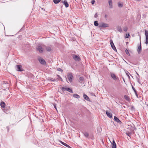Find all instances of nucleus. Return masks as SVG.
Here are the masks:
<instances>
[{
	"label": "nucleus",
	"mask_w": 148,
	"mask_h": 148,
	"mask_svg": "<svg viewBox=\"0 0 148 148\" xmlns=\"http://www.w3.org/2000/svg\"><path fill=\"white\" fill-rule=\"evenodd\" d=\"M125 53H126L128 56H130V53L129 52V51H128L127 50V49H126L125 50Z\"/></svg>",
	"instance_id": "nucleus-29"
},
{
	"label": "nucleus",
	"mask_w": 148,
	"mask_h": 148,
	"mask_svg": "<svg viewBox=\"0 0 148 148\" xmlns=\"http://www.w3.org/2000/svg\"><path fill=\"white\" fill-rule=\"evenodd\" d=\"M132 88L133 90H134V92L135 93H136V90H135V88H134V87H133V86H132Z\"/></svg>",
	"instance_id": "nucleus-33"
},
{
	"label": "nucleus",
	"mask_w": 148,
	"mask_h": 148,
	"mask_svg": "<svg viewBox=\"0 0 148 148\" xmlns=\"http://www.w3.org/2000/svg\"><path fill=\"white\" fill-rule=\"evenodd\" d=\"M137 51L138 53L140 54L141 51V44L140 42V45L138 47V49H137Z\"/></svg>",
	"instance_id": "nucleus-11"
},
{
	"label": "nucleus",
	"mask_w": 148,
	"mask_h": 148,
	"mask_svg": "<svg viewBox=\"0 0 148 148\" xmlns=\"http://www.w3.org/2000/svg\"><path fill=\"white\" fill-rule=\"evenodd\" d=\"M141 0H137V1H141Z\"/></svg>",
	"instance_id": "nucleus-44"
},
{
	"label": "nucleus",
	"mask_w": 148,
	"mask_h": 148,
	"mask_svg": "<svg viewBox=\"0 0 148 148\" xmlns=\"http://www.w3.org/2000/svg\"><path fill=\"white\" fill-rule=\"evenodd\" d=\"M60 142L62 144L64 145V146L67 147L68 148H72L70 146H69L66 143H64V142L61 141H60Z\"/></svg>",
	"instance_id": "nucleus-12"
},
{
	"label": "nucleus",
	"mask_w": 148,
	"mask_h": 148,
	"mask_svg": "<svg viewBox=\"0 0 148 148\" xmlns=\"http://www.w3.org/2000/svg\"><path fill=\"white\" fill-rule=\"evenodd\" d=\"M84 136L86 137H88L89 136L87 132H84Z\"/></svg>",
	"instance_id": "nucleus-27"
},
{
	"label": "nucleus",
	"mask_w": 148,
	"mask_h": 148,
	"mask_svg": "<svg viewBox=\"0 0 148 148\" xmlns=\"http://www.w3.org/2000/svg\"><path fill=\"white\" fill-rule=\"evenodd\" d=\"M60 70H61V69H60V68H59V69H58V71H60Z\"/></svg>",
	"instance_id": "nucleus-43"
},
{
	"label": "nucleus",
	"mask_w": 148,
	"mask_h": 148,
	"mask_svg": "<svg viewBox=\"0 0 148 148\" xmlns=\"http://www.w3.org/2000/svg\"><path fill=\"white\" fill-rule=\"evenodd\" d=\"M83 97L84 99H85L86 100L88 101H90V100L89 97L86 95L84 94L83 95Z\"/></svg>",
	"instance_id": "nucleus-16"
},
{
	"label": "nucleus",
	"mask_w": 148,
	"mask_h": 148,
	"mask_svg": "<svg viewBox=\"0 0 148 148\" xmlns=\"http://www.w3.org/2000/svg\"><path fill=\"white\" fill-rule=\"evenodd\" d=\"M136 96H137V97H138V94H137V92H136V93H135Z\"/></svg>",
	"instance_id": "nucleus-41"
},
{
	"label": "nucleus",
	"mask_w": 148,
	"mask_h": 148,
	"mask_svg": "<svg viewBox=\"0 0 148 148\" xmlns=\"http://www.w3.org/2000/svg\"><path fill=\"white\" fill-rule=\"evenodd\" d=\"M123 30L125 32H127V27H125L123 28Z\"/></svg>",
	"instance_id": "nucleus-28"
},
{
	"label": "nucleus",
	"mask_w": 148,
	"mask_h": 148,
	"mask_svg": "<svg viewBox=\"0 0 148 148\" xmlns=\"http://www.w3.org/2000/svg\"><path fill=\"white\" fill-rule=\"evenodd\" d=\"M79 80L81 82H82L84 80V78L83 77H79Z\"/></svg>",
	"instance_id": "nucleus-30"
},
{
	"label": "nucleus",
	"mask_w": 148,
	"mask_h": 148,
	"mask_svg": "<svg viewBox=\"0 0 148 148\" xmlns=\"http://www.w3.org/2000/svg\"><path fill=\"white\" fill-rule=\"evenodd\" d=\"M17 67L16 70L19 71H23V69L22 68V66L21 65H18L16 66Z\"/></svg>",
	"instance_id": "nucleus-5"
},
{
	"label": "nucleus",
	"mask_w": 148,
	"mask_h": 148,
	"mask_svg": "<svg viewBox=\"0 0 148 148\" xmlns=\"http://www.w3.org/2000/svg\"><path fill=\"white\" fill-rule=\"evenodd\" d=\"M104 17H105V18H107V14L105 15Z\"/></svg>",
	"instance_id": "nucleus-39"
},
{
	"label": "nucleus",
	"mask_w": 148,
	"mask_h": 148,
	"mask_svg": "<svg viewBox=\"0 0 148 148\" xmlns=\"http://www.w3.org/2000/svg\"><path fill=\"white\" fill-rule=\"evenodd\" d=\"M118 6L119 7L121 8L123 7V5L122 3H118Z\"/></svg>",
	"instance_id": "nucleus-25"
},
{
	"label": "nucleus",
	"mask_w": 148,
	"mask_h": 148,
	"mask_svg": "<svg viewBox=\"0 0 148 148\" xmlns=\"http://www.w3.org/2000/svg\"><path fill=\"white\" fill-rule=\"evenodd\" d=\"M50 80L53 81V82H55L56 81V79H55L51 78L50 79Z\"/></svg>",
	"instance_id": "nucleus-34"
},
{
	"label": "nucleus",
	"mask_w": 148,
	"mask_h": 148,
	"mask_svg": "<svg viewBox=\"0 0 148 148\" xmlns=\"http://www.w3.org/2000/svg\"><path fill=\"white\" fill-rule=\"evenodd\" d=\"M130 37V34H126L125 38H128Z\"/></svg>",
	"instance_id": "nucleus-31"
},
{
	"label": "nucleus",
	"mask_w": 148,
	"mask_h": 148,
	"mask_svg": "<svg viewBox=\"0 0 148 148\" xmlns=\"http://www.w3.org/2000/svg\"><path fill=\"white\" fill-rule=\"evenodd\" d=\"M97 13H96L95 15L94 16V17L95 18H97Z\"/></svg>",
	"instance_id": "nucleus-38"
},
{
	"label": "nucleus",
	"mask_w": 148,
	"mask_h": 148,
	"mask_svg": "<svg viewBox=\"0 0 148 148\" xmlns=\"http://www.w3.org/2000/svg\"><path fill=\"white\" fill-rule=\"evenodd\" d=\"M95 2V0H92V4L93 5V4H94Z\"/></svg>",
	"instance_id": "nucleus-36"
},
{
	"label": "nucleus",
	"mask_w": 148,
	"mask_h": 148,
	"mask_svg": "<svg viewBox=\"0 0 148 148\" xmlns=\"http://www.w3.org/2000/svg\"><path fill=\"white\" fill-rule=\"evenodd\" d=\"M111 47H112V49L115 51H117V50L114 46V45H112V46H111Z\"/></svg>",
	"instance_id": "nucleus-26"
},
{
	"label": "nucleus",
	"mask_w": 148,
	"mask_h": 148,
	"mask_svg": "<svg viewBox=\"0 0 148 148\" xmlns=\"http://www.w3.org/2000/svg\"><path fill=\"white\" fill-rule=\"evenodd\" d=\"M36 49L40 53H42L43 52L44 49L41 45H38Z\"/></svg>",
	"instance_id": "nucleus-3"
},
{
	"label": "nucleus",
	"mask_w": 148,
	"mask_h": 148,
	"mask_svg": "<svg viewBox=\"0 0 148 148\" xmlns=\"http://www.w3.org/2000/svg\"><path fill=\"white\" fill-rule=\"evenodd\" d=\"M112 148H116V145L114 140H113L112 143Z\"/></svg>",
	"instance_id": "nucleus-15"
},
{
	"label": "nucleus",
	"mask_w": 148,
	"mask_h": 148,
	"mask_svg": "<svg viewBox=\"0 0 148 148\" xmlns=\"http://www.w3.org/2000/svg\"><path fill=\"white\" fill-rule=\"evenodd\" d=\"M73 59L76 61H79L81 60L80 58L76 55L73 54Z\"/></svg>",
	"instance_id": "nucleus-7"
},
{
	"label": "nucleus",
	"mask_w": 148,
	"mask_h": 148,
	"mask_svg": "<svg viewBox=\"0 0 148 148\" xmlns=\"http://www.w3.org/2000/svg\"><path fill=\"white\" fill-rule=\"evenodd\" d=\"M62 89L63 91L66 90V91H68V92H71V93H73V92L72 90L69 88H65L64 87H62Z\"/></svg>",
	"instance_id": "nucleus-6"
},
{
	"label": "nucleus",
	"mask_w": 148,
	"mask_h": 148,
	"mask_svg": "<svg viewBox=\"0 0 148 148\" xmlns=\"http://www.w3.org/2000/svg\"><path fill=\"white\" fill-rule=\"evenodd\" d=\"M0 105L2 108H4L5 106V103L3 101H1V102Z\"/></svg>",
	"instance_id": "nucleus-18"
},
{
	"label": "nucleus",
	"mask_w": 148,
	"mask_h": 148,
	"mask_svg": "<svg viewBox=\"0 0 148 148\" xmlns=\"http://www.w3.org/2000/svg\"><path fill=\"white\" fill-rule=\"evenodd\" d=\"M145 33L146 40L145 43L147 45L148 44V31L145 30Z\"/></svg>",
	"instance_id": "nucleus-8"
},
{
	"label": "nucleus",
	"mask_w": 148,
	"mask_h": 148,
	"mask_svg": "<svg viewBox=\"0 0 148 148\" xmlns=\"http://www.w3.org/2000/svg\"><path fill=\"white\" fill-rule=\"evenodd\" d=\"M61 0H53L54 3L55 4H57L60 2Z\"/></svg>",
	"instance_id": "nucleus-22"
},
{
	"label": "nucleus",
	"mask_w": 148,
	"mask_h": 148,
	"mask_svg": "<svg viewBox=\"0 0 148 148\" xmlns=\"http://www.w3.org/2000/svg\"><path fill=\"white\" fill-rule=\"evenodd\" d=\"M126 135H127V136H130V133H126Z\"/></svg>",
	"instance_id": "nucleus-37"
},
{
	"label": "nucleus",
	"mask_w": 148,
	"mask_h": 148,
	"mask_svg": "<svg viewBox=\"0 0 148 148\" xmlns=\"http://www.w3.org/2000/svg\"><path fill=\"white\" fill-rule=\"evenodd\" d=\"M57 76L59 78H60V79H61V80L62 81H63V80H62V78H61L60 76L58 75H57Z\"/></svg>",
	"instance_id": "nucleus-35"
},
{
	"label": "nucleus",
	"mask_w": 148,
	"mask_h": 148,
	"mask_svg": "<svg viewBox=\"0 0 148 148\" xmlns=\"http://www.w3.org/2000/svg\"><path fill=\"white\" fill-rule=\"evenodd\" d=\"M114 120L119 123H121L122 122L119 120V119L116 116H114Z\"/></svg>",
	"instance_id": "nucleus-14"
},
{
	"label": "nucleus",
	"mask_w": 148,
	"mask_h": 148,
	"mask_svg": "<svg viewBox=\"0 0 148 148\" xmlns=\"http://www.w3.org/2000/svg\"><path fill=\"white\" fill-rule=\"evenodd\" d=\"M106 114L107 116L109 118H111L112 117V114L108 111L106 112Z\"/></svg>",
	"instance_id": "nucleus-17"
},
{
	"label": "nucleus",
	"mask_w": 148,
	"mask_h": 148,
	"mask_svg": "<svg viewBox=\"0 0 148 148\" xmlns=\"http://www.w3.org/2000/svg\"><path fill=\"white\" fill-rule=\"evenodd\" d=\"M110 75L112 78L115 81H119V77L113 73H110Z\"/></svg>",
	"instance_id": "nucleus-2"
},
{
	"label": "nucleus",
	"mask_w": 148,
	"mask_h": 148,
	"mask_svg": "<svg viewBox=\"0 0 148 148\" xmlns=\"http://www.w3.org/2000/svg\"><path fill=\"white\" fill-rule=\"evenodd\" d=\"M117 30L119 32H121L122 31V29L120 26H118L116 27Z\"/></svg>",
	"instance_id": "nucleus-19"
},
{
	"label": "nucleus",
	"mask_w": 148,
	"mask_h": 148,
	"mask_svg": "<svg viewBox=\"0 0 148 148\" xmlns=\"http://www.w3.org/2000/svg\"><path fill=\"white\" fill-rule=\"evenodd\" d=\"M108 3L110 8H112V0H108Z\"/></svg>",
	"instance_id": "nucleus-13"
},
{
	"label": "nucleus",
	"mask_w": 148,
	"mask_h": 148,
	"mask_svg": "<svg viewBox=\"0 0 148 148\" xmlns=\"http://www.w3.org/2000/svg\"><path fill=\"white\" fill-rule=\"evenodd\" d=\"M46 49L47 51H50L51 50V48L50 47H47Z\"/></svg>",
	"instance_id": "nucleus-21"
},
{
	"label": "nucleus",
	"mask_w": 148,
	"mask_h": 148,
	"mask_svg": "<svg viewBox=\"0 0 148 148\" xmlns=\"http://www.w3.org/2000/svg\"><path fill=\"white\" fill-rule=\"evenodd\" d=\"M94 25L95 26H97L99 25V24L97 21H94Z\"/></svg>",
	"instance_id": "nucleus-24"
},
{
	"label": "nucleus",
	"mask_w": 148,
	"mask_h": 148,
	"mask_svg": "<svg viewBox=\"0 0 148 148\" xmlns=\"http://www.w3.org/2000/svg\"><path fill=\"white\" fill-rule=\"evenodd\" d=\"M99 27L106 28L109 27V25L108 24L102 23L99 25Z\"/></svg>",
	"instance_id": "nucleus-1"
},
{
	"label": "nucleus",
	"mask_w": 148,
	"mask_h": 148,
	"mask_svg": "<svg viewBox=\"0 0 148 148\" xmlns=\"http://www.w3.org/2000/svg\"><path fill=\"white\" fill-rule=\"evenodd\" d=\"M147 106L148 107V104L147 105Z\"/></svg>",
	"instance_id": "nucleus-46"
},
{
	"label": "nucleus",
	"mask_w": 148,
	"mask_h": 148,
	"mask_svg": "<svg viewBox=\"0 0 148 148\" xmlns=\"http://www.w3.org/2000/svg\"><path fill=\"white\" fill-rule=\"evenodd\" d=\"M60 3H63L64 5H65V6L66 8H67L69 6V4L67 3L66 0H64V1H61L60 2Z\"/></svg>",
	"instance_id": "nucleus-9"
},
{
	"label": "nucleus",
	"mask_w": 148,
	"mask_h": 148,
	"mask_svg": "<svg viewBox=\"0 0 148 148\" xmlns=\"http://www.w3.org/2000/svg\"><path fill=\"white\" fill-rule=\"evenodd\" d=\"M54 108H55L56 109V110H57V108H56V106L55 105H54Z\"/></svg>",
	"instance_id": "nucleus-42"
},
{
	"label": "nucleus",
	"mask_w": 148,
	"mask_h": 148,
	"mask_svg": "<svg viewBox=\"0 0 148 148\" xmlns=\"http://www.w3.org/2000/svg\"><path fill=\"white\" fill-rule=\"evenodd\" d=\"M137 73V74L139 76V74L137 73Z\"/></svg>",
	"instance_id": "nucleus-45"
},
{
	"label": "nucleus",
	"mask_w": 148,
	"mask_h": 148,
	"mask_svg": "<svg viewBox=\"0 0 148 148\" xmlns=\"http://www.w3.org/2000/svg\"><path fill=\"white\" fill-rule=\"evenodd\" d=\"M67 77L69 81L70 82H72V79L73 77L72 73H69L67 75Z\"/></svg>",
	"instance_id": "nucleus-4"
},
{
	"label": "nucleus",
	"mask_w": 148,
	"mask_h": 148,
	"mask_svg": "<svg viewBox=\"0 0 148 148\" xmlns=\"http://www.w3.org/2000/svg\"><path fill=\"white\" fill-rule=\"evenodd\" d=\"M126 74L127 75V76H128L129 77H130V76H129V74H128L127 73H126Z\"/></svg>",
	"instance_id": "nucleus-40"
},
{
	"label": "nucleus",
	"mask_w": 148,
	"mask_h": 148,
	"mask_svg": "<svg viewBox=\"0 0 148 148\" xmlns=\"http://www.w3.org/2000/svg\"><path fill=\"white\" fill-rule=\"evenodd\" d=\"M110 45L111 46L114 45V44L112 40H110Z\"/></svg>",
	"instance_id": "nucleus-32"
},
{
	"label": "nucleus",
	"mask_w": 148,
	"mask_h": 148,
	"mask_svg": "<svg viewBox=\"0 0 148 148\" xmlns=\"http://www.w3.org/2000/svg\"><path fill=\"white\" fill-rule=\"evenodd\" d=\"M125 99L127 101H129L130 100V98H129V97H128V96L127 95H125L124 96Z\"/></svg>",
	"instance_id": "nucleus-23"
},
{
	"label": "nucleus",
	"mask_w": 148,
	"mask_h": 148,
	"mask_svg": "<svg viewBox=\"0 0 148 148\" xmlns=\"http://www.w3.org/2000/svg\"><path fill=\"white\" fill-rule=\"evenodd\" d=\"M38 60L40 63L41 64L45 65L46 64V62L43 59L41 58L38 59Z\"/></svg>",
	"instance_id": "nucleus-10"
},
{
	"label": "nucleus",
	"mask_w": 148,
	"mask_h": 148,
	"mask_svg": "<svg viewBox=\"0 0 148 148\" xmlns=\"http://www.w3.org/2000/svg\"><path fill=\"white\" fill-rule=\"evenodd\" d=\"M73 96L74 97L77 99H78L80 98V96L77 94H74L73 95Z\"/></svg>",
	"instance_id": "nucleus-20"
}]
</instances>
